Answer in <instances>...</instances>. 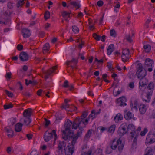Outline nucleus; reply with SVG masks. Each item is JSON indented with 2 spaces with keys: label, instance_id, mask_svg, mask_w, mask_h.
I'll list each match as a JSON object with an SVG mask.
<instances>
[{
  "label": "nucleus",
  "instance_id": "c85d7f7f",
  "mask_svg": "<svg viewBox=\"0 0 155 155\" xmlns=\"http://www.w3.org/2000/svg\"><path fill=\"white\" fill-rule=\"evenodd\" d=\"M143 48L146 52L149 53L151 50V47L150 45L147 44L144 45Z\"/></svg>",
  "mask_w": 155,
  "mask_h": 155
},
{
  "label": "nucleus",
  "instance_id": "dca6fc26",
  "mask_svg": "<svg viewBox=\"0 0 155 155\" xmlns=\"http://www.w3.org/2000/svg\"><path fill=\"white\" fill-rule=\"evenodd\" d=\"M19 57L21 61H25L28 60L29 56L26 52H22L20 54Z\"/></svg>",
  "mask_w": 155,
  "mask_h": 155
},
{
  "label": "nucleus",
  "instance_id": "4d7b16f0",
  "mask_svg": "<svg viewBox=\"0 0 155 155\" xmlns=\"http://www.w3.org/2000/svg\"><path fill=\"white\" fill-rule=\"evenodd\" d=\"M7 6L9 8L12 9L13 8V4L10 2H8V4Z\"/></svg>",
  "mask_w": 155,
  "mask_h": 155
},
{
  "label": "nucleus",
  "instance_id": "f257e3e1",
  "mask_svg": "<svg viewBox=\"0 0 155 155\" xmlns=\"http://www.w3.org/2000/svg\"><path fill=\"white\" fill-rule=\"evenodd\" d=\"M88 120L87 119L84 121L82 119H80L79 118H76L73 123L72 128L76 129L79 127V130L74 136L77 137L78 138L81 135L82 131L83 130V128L85 127L87 124Z\"/></svg>",
  "mask_w": 155,
  "mask_h": 155
},
{
  "label": "nucleus",
  "instance_id": "423d86ee",
  "mask_svg": "<svg viewBox=\"0 0 155 155\" xmlns=\"http://www.w3.org/2000/svg\"><path fill=\"white\" fill-rule=\"evenodd\" d=\"M73 124L70 120H68L65 123L64 126L65 127V130L62 131V136L64 135H67L69 134L72 133L70 131V128L71 127V125Z\"/></svg>",
  "mask_w": 155,
  "mask_h": 155
},
{
  "label": "nucleus",
  "instance_id": "6e6d98bb",
  "mask_svg": "<svg viewBox=\"0 0 155 155\" xmlns=\"http://www.w3.org/2000/svg\"><path fill=\"white\" fill-rule=\"evenodd\" d=\"M17 49L19 51H21L23 49V46L22 45L19 44L17 46Z\"/></svg>",
  "mask_w": 155,
  "mask_h": 155
},
{
  "label": "nucleus",
  "instance_id": "6e6552de",
  "mask_svg": "<svg viewBox=\"0 0 155 155\" xmlns=\"http://www.w3.org/2000/svg\"><path fill=\"white\" fill-rule=\"evenodd\" d=\"M154 67L153 61V60L149 58H147L145 61L144 67L145 68H148L147 70L151 72L152 71L153 68Z\"/></svg>",
  "mask_w": 155,
  "mask_h": 155
},
{
  "label": "nucleus",
  "instance_id": "412c9836",
  "mask_svg": "<svg viewBox=\"0 0 155 155\" xmlns=\"http://www.w3.org/2000/svg\"><path fill=\"white\" fill-rule=\"evenodd\" d=\"M5 131L8 133V136L9 137H12L13 136V131L9 127H6L5 128Z\"/></svg>",
  "mask_w": 155,
  "mask_h": 155
},
{
  "label": "nucleus",
  "instance_id": "b1692460",
  "mask_svg": "<svg viewBox=\"0 0 155 155\" xmlns=\"http://www.w3.org/2000/svg\"><path fill=\"white\" fill-rule=\"evenodd\" d=\"M114 50V45L113 44L110 45L108 48L107 52L108 55H110Z\"/></svg>",
  "mask_w": 155,
  "mask_h": 155
},
{
  "label": "nucleus",
  "instance_id": "0e129e2a",
  "mask_svg": "<svg viewBox=\"0 0 155 155\" xmlns=\"http://www.w3.org/2000/svg\"><path fill=\"white\" fill-rule=\"evenodd\" d=\"M33 135L31 134H27L26 136L28 140H30L32 138Z\"/></svg>",
  "mask_w": 155,
  "mask_h": 155
},
{
  "label": "nucleus",
  "instance_id": "20e7f679",
  "mask_svg": "<svg viewBox=\"0 0 155 155\" xmlns=\"http://www.w3.org/2000/svg\"><path fill=\"white\" fill-rule=\"evenodd\" d=\"M109 145L111 149L114 150H115L117 147L119 151L122 150L124 147V145L122 143L120 138L117 141L116 140V139H114L112 141L110 142Z\"/></svg>",
  "mask_w": 155,
  "mask_h": 155
},
{
  "label": "nucleus",
  "instance_id": "c756f323",
  "mask_svg": "<svg viewBox=\"0 0 155 155\" xmlns=\"http://www.w3.org/2000/svg\"><path fill=\"white\" fill-rule=\"evenodd\" d=\"M133 116L131 113L129 112H127L124 115V118L127 120H129L132 118Z\"/></svg>",
  "mask_w": 155,
  "mask_h": 155
},
{
  "label": "nucleus",
  "instance_id": "8fccbe9b",
  "mask_svg": "<svg viewBox=\"0 0 155 155\" xmlns=\"http://www.w3.org/2000/svg\"><path fill=\"white\" fill-rule=\"evenodd\" d=\"M11 75L12 74L11 72H8L6 74L5 77L8 81L11 78Z\"/></svg>",
  "mask_w": 155,
  "mask_h": 155
},
{
  "label": "nucleus",
  "instance_id": "864d4df0",
  "mask_svg": "<svg viewBox=\"0 0 155 155\" xmlns=\"http://www.w3.org/2000/svg\"><path fill=\"white\" fill-rule=\"evenodd\" d=\"M98 128L99 129L101 130V133H102L104 131L106 130H107V129L106 128L102 126L99 127Z\"/></svg>",
  "mask_w": 155,
  "mask_h": 155
},
{
  "label": "nucleus",
  "instance_id": "a19ab883",
  "mask_svg": "<svg viewBox=\"0 0 155 155\" xmlns=\"http://www.w3.org/2000/svg\"><path fill=\"white\" fill-rule=\"evenodd\" d=\"M110 36H111L116 37L117 35L114 29L111 30L110 31Z\"/></svg>",
  "mask_w": 155,
  "mask_h": 155
},
{
  "label": "nucleus",
  "instance_id": "6ab92c4d",
  "mask_svg": "<svg viewBox=\"0 0 155 155\" xmlns=\"http://www.w3.org/2000/svg\"><path fill=\"white\" fill-rule=\"evenodd\" d=\"M22 33L23 34V37L26 38L29 37L30 35V30L26 28H23L22 30Z\"/></svg>",
  "mask_w": 155,
  "mask_h": 155
},
{
  "label": "nucleus",
  "instance_id": "2f4dec72",
  "mask_svg": "<svg viewBox=\"0 0 155 155\" xmlns=\"http://www.w3.org/2000/svg\"><path fill=\"white\" fill-rule=\"evenodd\" d=\"M93 131V130L92 129L89 130H88L87 133L84 137V138L85 139H88L90 137L92 134V132Z\"/></svg>",
  "mask_w": 155,
  "mask_h": 155
},
{
  "label": "nucleus",
  "instance_id": "f704fd0d",
  "mask_svg": "<svg viewBox=\"0 0 155 155\" xmlns=\"http://www.w3.org/2000/svg\"><path fill=\"white\" fill-rule=\"evenodd\" d=\"M116 126L115 125H112L108 129V131L110 133H113L115 129Z\"/></svg>",
  "mask_w": 155,
  "mask_h": 155
},
{
  "label": "nucleus",
  "instance_id": "4c0bfd02",
  "mask_svg": "<svg viewBox=\"0 0 155 155\" xmlns=\"http://www.w3.org/2000/svg\"><path fill=\"white\" fill-rule=\"evenodd\" d=\"M87 112H84L81 115V118H80V117H77V118H79L80 119H82L84 121H85V120H84V118H85L87 116Z\"/></svg>",
  "mask_w": 155,
  "mask_h": 155
},
{
  "label": "nucleus",
  "instance_id": "49530a36",
  "mask_svg": "<svg viewBox=\"0 0 155 155\" xmlns=\"http://www.w3.org/2000/svg\"><path fill=\"white\" fill-rule=\"evenodd\" d=\"M138 100H135L134 101V104L133 105V104L132 103H131V104H132V106L133 107V108H135V109H137V105L138 104Z\"/></svg>",
  "mask_w": 155,
  "mask_h": 155
},
{
  "label": "nucleus",
  "instance_id": "72a5a7b5",
  "mask_svg": "<svg viewBox=\"0 0 155 155\" xmlns=\"http://www.w3.org/2000/svg\"><path fill=\"white\" fill-rule=\"evenodd\" d=\"M72 30L73 32L75 34H77L79 32L78 28L75 25H74L72 27Z\"/></svg>",
  "mask_w": 155,
  "mask_h": 155
},
{
  "label": "nucleus",
  "instance_id": "473e14b6",
  "mask_svg": "<svg viewBox=\"0 0 155 155\" xmlns=\"http://www.w3.org/2000/svg\"><path fill=\"white\" fill-rule=\"evenodd\" d=\"M18 2L17 3L16 6L18 8L22 7L24 3L25 0H18Z\"/></svg>",
  "mask_w": 155,
  "mask_h": 155
},
{
  "label": "nucleus",
  "instance_id": "c03bdc74",
  "mask_svg": "<svg viewBox=\"0 0 155 155\" xmlns=\"http://www.w3.org/2000/svg\"><path fill=\"white\" fill-rule=\"evenodd\" d=\"M50 16V13L48 11H46L45 15L44 17L45 19H48L49 18Z\"/></svg>",
  "mask_w": 155,
  "mask_h": 155
},
{
  "label": "nucleus",
  "instance_id": "7ed1b4c3",
  "mask_svg": "<svg viewBox=\"0 0 155 155\" xmlns=\"http://www.w3.org/2000/svg\"><path fill=\"white\" fill-rule=\"evenodd\" d=\"M66 142L64 141H59L57 147V151L59 155H62L65 153L66 155H69L68 147H66Z\"/></svg>",
  "mask_w": 155,
  "mask_h": 155
},
{
  "label": "nucleus",
  "instance_id": "4be33fe9",
  "mask_svg": "<svg viewBox=\"0 0 155 155\" xmlns=\"http://www.w3.org/2000/svg\"><path fill=\"white\" fill-rule=\"evenodd\" d=\"M146 106L143 104H141L140 106L139 111L141 114H144L146 110Z\"/></svg>",
  "mask_w": 155,
  "mask_h": 155
},
{
  "label": "nucleus",
  "instance_id": "39448f33",
  "mask_svg": "<svg viewBox=\"0 0 155 155\" xmlns=\"http://www.w3.org/2000/svg\"><path fill=\"white\" fill-rule=\"evenodd\" d=\"M154 85V83L151 82L147 87V99H144L145 102H149L150 101V96L152 95L153 91Z\"/></svg>",
  "mask_w": 155,
  "mask_h": 155
},
{
  "label": "nucleus",
  "instance_id": "f3484780",
  "mask_svg": "<svg viewBox=\"0 0 155 155\" xmlns=\"http://www.w3.org/2000/svg\"><path fill=\"white\" fill-rule=\"evenodd\" d=\"M78 62V61L77 59L73 58L71 61H67L66 64L67 65H70L72 68H76V66Z\"/></svg>",
  "mask_w": 155,
  "mask_h": 155
},
{
  "label": "nucleus",
  "instance_id": "4468645a",
  "mask_svg": "<svg viewBox=\"0 0 155 155\" xmlns=\"http://www.w3.org/2000/svg\"><path fill=\"white\" fill-rule=\"evenodd\" d=\"M57 65L51 68L50 69L46 72H45V79H47L49 77V76L51 75L53 73L54 71L57 68Z\"/></svg>",
  "mask_w": 155,
  "mask_h": 155
},
{
  "label": "nucleus",
  "instance_id": "a211bd4d",
  "mask_svg": "<svg viewBox=\"0 0 155 155\" xmlns=\"http://www.w3.org/2000/svg\"><path fill=\"white\" fill-rule=\"evenodd\" d=\"M32 110L31 108H28L25 110L23 112V115L25 117H29L32 113Z\"/></svg>",
  "mask_w": 155,
  "mask_h": 155
},
{
  "label": "nucleus",
  "instance_id": "0eeeda50",
  "mask_svg": "<svg viewBox=\"0 0 155 155\" xmlns=\"http://www.w3.org/2000/svg\"><path fill=\"white\" fill-rule=\"evenodd\" d=\"M56 131L54 130H52V132L49 133L47 131L45 132V133L44 138L45 141L48 142L53 137V135L54 134L55 136V140H56L57 137V135L56 133Z\"/></svg>",
  "mask_w": 155,
  "mask_h": 155
},
{
  "label": "nucleus",
  "instance_id": "de8ad7c7",
  "mask_svg": "<svg viewBox=\"0 0 155 155\" xmlns=\"http://www.w3.org/2000/svg\"><path fill=\"white\" fill-rule=\"evenodd\" d=\"M92 153V150H89L87 152H83L82 155H91Z\"/></svg>",
  "mask_w": 155,
  "mask_h": 155
},
{
  "label": "nucleus",
  "instance_id": "69168bd1",
  "mask_svg": "<svg viewBox=\"0 0 155 155\" xmlns=\"http://www.w3.org/2000/svg\"><path fill=\"white\" fill-rule=\"evenodd\" d=\"M84 45V42L81 41V43L78 45V48L80 49H81L82 47Z\"/></svg>",
  "mask_w": 155,
  "mask_h": 155
},
{
  "label": "nucleus",
  "instance_id": "052dcab7",
  "mask_svg": "<svg viewBox=\"0 0 155 155\" xmlns=\"http://www.w3.org/2000/svg\"><path fill=\"white\" fill-rule=\"evenodd\" d=\"M68 81L66 80L65 81L64 83V84L63 85V87H64L65 88H67L68 87Z\"/></svg>",
  "mask_w": 155,
  "mask_h": 155
},
{
  "label": "nucleus",
  "instance_id": "a878e982",
  "mask_svg": "<svg viewBox=\"0 0 155 155\" xmlns=\"http://www.w3.org/2000/svg\"><path fill=\"white\" fill-rule=\"evenodd\" d=\"M21 120H23V124L27 126L29 125V124L31 122V121L29 117H25V118L21 119Z\"/></svg>",
  "mask_w": 155,
  "mask_h": 155
},
{
  "label": "nucleus",
  "instance_id": "774afa93",
  "mask_svg": "<svg viewBox=\"0 0 155 155\" xmlns=\"http://www.w3.org/2000/svg\"><path fill=\"white\" fill-rule=\"evenodd\" d=\"M7 153L8 154H10L12 151V149L10 147H8L7 148L6 150Z\"/></svg>",
  "mask_w": 155,
  "mask_h": 155
},
{
  "label": "nucleus",
  "instance_id": "bf43d9fd",
  "mask_svg": "<svg viewBox=\"0 0 155 155\" xmlns=\"http://www.w3.org/2000/svg\"><path fill=\"white\" fill-rule=\"evenodd\" d=\"M25 84L27 86H28L29 84H32V81L31 80H30L28 81V80L27 79H26L25 80Z\"/></svg>",
  "mask_w": 155,
  "mask_h": 155
},
{
  "label": "nucleus",
  "instance_id": "5701e85b",
  "mask_svg": "<svg viewBox=\"0 0 155 155\" xmlns=\"http://www.w3.org/2000/svg\"><path fill=\"white\" fill-rule=\"evenodd\" d=\"M23 124L20 123H17L15 125V130L16 132H19L21 131Z\"/></svg>",
  "mask_w": 155,
  "mask_h": 155
},
{
  "label": "nucleus",
  "instance_id": "2eb2a0df",
  "mask_svg": "<svg viewBox=\"0 0 155 155\" xmlns=\"http://www.w3.org/2000/svg\"><path fill=\"white\" fill-rule=\"evenodd\" d=\"M126 101L125 98L124 97H120L117 99V104L119 106H124L127 105L125 102Z\"/></svg>",
  "mask_w": 155,
  "mask_h": 155
},
{
  "label": "nucleus",
  "instance_id": "9d476101",
  "mask_svg": "<svg viewBox=\"0 0 155 155\" xmlns=\"http://www.w3.org/2000/svg\"><path fill=\"white\" fill-rule=\"evenodd\" d=\"M140 79L139 83V88L140 91L142 92L148 83V80L144 77Z\"/></svg>",
  "mask_w": 155,
  "mask_h": 155
},
{
  "label": "nucleus",
  "instance_id": "ddd939ff",
  "mask_svg": "<svg viewBox=\"0 0 155 155\" xmlns=\"http://www.w3.org/2000/svg\"><path fill=\"white\" fill-rule=\"evenodd\" d=\"M146 71L145 70H137L136 74L138 78L140 79L145 77L146 75Z\"/></svg>",
  "mask_w": 155,
  "mask_h": 155
},
{
  "label": "nucleus",
  "instance_id": "3c124183",
  "mask_svg": "<svg viewBox=\"0 0 155 155\" xmlns=\"http://www.w3.org/2000/svg\"><path fill=\"white\" fill-rule=\"evenodd\" d=\"M5 92L6 94L8 95V96L10 97H12L13 96V94L12 93L9 92L7 90H5Z\"/></svg>",
  "mask_w": 155,
  "mask_h": 155
},
{
  "label": "nucleus",
  "instance_id": "9b49d317",
  "mask_svg": "<svg viewBox=\"0 0 155 155\" xmlns=\"http://www.w3.org/2000/svg\"><path fill=\"white\" fill-rule=\"evenodd\" d=\"M131 128L133 129H134V127L132 124H130L127 126V124L126 123L122 124L121 126L119 127V128L122 130L126 133L128 130H131Z\"/></svg>",
  "mask_w": 155,
  "mask_h": 155
},
{
  "label": "nucleus",
  "instance_id": "e2e57ef3",
  "mask_svg": "<svg viewBox=\"0 0 155 155\" xmlns=\"http://www.w3.org/2000/svg\"><path fill=\"white\" fill-rule=\"evenodd\" d=\"M44 119L45 121V125L47 127L50 124V121L49 120H48L46 118H45Z\"/></svg>",
  "mask_w": 155,
  "mask_h": 155
},
{
  "label": "nucleus",
  "instance_id": "79ce46f5",
  "mask_svg": "<svg viewBox=\"0 0 155 155\" xmlns=\"http://www.w3.org/2000/svg\"><path fill=\"white\" fill-rule=\"evenodd\" d=\"M125 37V39L127 41L130 43L132 42V40L131 38L130 35H126Z\"/></svg>",
  "mask_w": 155,
  "mask_h": 155
},
{
  "label": "nucleus",
  "instance_id": "393cba45",
  "mask_svg": "<svg viewBox=\"0 0 155 155\" xmlns=\"http://www.w3.org/2000/svg\"><path fill=\"white\" fill-rule=\"evenodd\" d=\"M137 141H136V140L135 139L133 140V143L131 148V151L133 152L135 151L137 148Z\"/></svg>",
  "mask_w": 155,
  "mask_h": 155
},
{
  "label": "nucleus",
  "instance_id": "13d9d810",
  "mask_svg": "<svg viewBox=\"0 0 155 155\" xmlns=\"http://www.w3.org/2000/svg\"><path fill=\"white\" fill-rule=\"evenodd\" d=\"M41 59V58H35V62L36 64H37L40 62Z\"/></svg>",
  "mask_w": 155,
  "mask_h": 155
},
{
  "label": "nucleus",
  "instance_id": "603ef678",
  "mask_svg": "<svg viewBox=\"0 0 155 155\" xmlns=\"http://www.w3.org/2000/svg\"><path fill=\"white\" fill-rule=\"evenodd\" d=\"M147 132V130L146 128H145L143 131L141 132L140 135L141 136H144Z\"/></svg>",
  "mask_w": 155,
  "mask_h": 155
},
{
  "label": "nucleus",
  "instance_id": "1a4fd4ad",
  "mask_svg": "<svg viewBox=\"0 0 155 155\" xmlns=\"http://www.w3.org/2000/svg\"><path fill=\"white\" fill-rule=\"evenodd\" d=\"M129 53L130 51L129 49H125L123 50L121 56L123 61L125 62L128 61L130 57Z\"/></svg>",
  "mask_w": 155,
  "mask_h": 155
},
{
  "label": "nucleus",
  "instance_id": "ea45409f",
  "mask_svg": "<svg viewBox=\"0 0 155 155\" xmlns=\"http://www.w3.org/2000/svg\"><path fill=\"white\" fill-rule=\"evenodd\" d=\"M93 36L97 41H99L101 39V36L95 33L93 34Z\"/></svg>",
  "mask_w": 155,
  "mask_h": 155
},
{
  "label": "nucleus",
  "instance_id": "e433bc0d",
  "mask_svg": "<svg viewBox=\"0 0 155 155\" xmlns=\"http://www.w3.org/2000/svg\"><path fill=\"white\" fill-rule=\"evenodd\" d=\"M112 150L113 149H111V148L110 146V145H109V146H107V147L106 150V152L107 154H110L112 152Z\"/></svg>",
  "mask_w": 155,
  "mask_h": 155
},
{
  "label": "nucleus",
  "instance_id": "c9c22d12",
  "mask_svg": "<svg viewBox=\"0 0 155 155\" xmlns=\"http://www.w3.org/2000/svg\"><path fill=\"white\" fill-rule=\"evenodd\" d=\"M70 4L75 7L77 9L79 8L80 7V5L77 3L76 2H70Z\"/></svg>",
  "mask_w": 155,
  "mask_h": 155
},
{
  "label": "nucleus",
  "instance_id": "aec40b11",
  "mask_svg": "<svg viewBox=\"0 0 155 155\" xmlns=\"http://www.w3.org/2000/svg\"><path fill=\"white\" fill-rule=\"evenodd\" d=\"M131 128L132 131L130 133V136L132 138H134V140L136 139V141H137V138L138 137L139 133L137 132L135 130H134Z\"/></svg>",
  "mask_w": 155,
  "mask_h": 155
},
{
  "label": "nucleus",
  "instance_id": "bb28decb",
  "mask_svg": "<svg viewBox=\"0 0 155 155\" xmlns=\"http://www.w3.org/2000/svg\"><path fill=\"white\" fill-rule=\"evenodd\" d=\"M153 153V149L150 147L147 148L145 150V155H152Z\"/></svg>",
  "mask_w": 155,
  "mask_h": 155
},
{
  "label": "nucleus",
  "instance_id": "f8f14e48",
  "mask_svg": "<svg viewBox=\"0 0 155 155\" xmlns=\"http://www.w3.org/2000/svg\"><path fill=\"white\" fill-rule=\"evenodd\" d=\"M146 140L150 144L155 142V134H151L150 132H149L147 136Z\"/></svg>",
  "mask_w": 155,
  "mask_h": 155
},
{
  "label": "nucleus",
  "instance_id": "a18cd8bd",
  "mask_svg": "<svg viewBox=\"0 0 155 155\" xmlns=\"http://www.w3.org/2000/svg\"><path fill=\"white\" fill-rule=\"evenodd\" d=\"M118 133L121 136L125 134L126 132L119 128L118 130Z\"/></svg>",
  "mask_w": 155,
  "mask_h": 155
},
{
  "label": "nucleus",
  "instance_id": "5fc2aeb1",
  "mask_svg": "<svg viewBox=\"0 0 155 155\" xmlns=\"http://www.w3.org/2000/svg\"><path fill=\"white\" fill-rule=\"evenodd\" d=\"M71 105H70L67 104H66L65 105L62 106V108L65 109H66L67 108H69V109L71 108Z\"/></svg>",
  "mask_w": 155,
  "mask_h": 155
},
{
  "label": "nucleus",
  "instance_id": "680f3d73",
  "mask_svg": "<svg viewBox=\"0 0 155 155\" xmlns=\"http://www.w3.org/2000/svg\"><path fill=\"white\" fill-rule=\"evenodd\" d=\"M103 2L101 0L98 1L97 2V5L98 6L101 7L103 5Z\"/></svg>",
  "mask_w": 155,
  "mask_h": 155
},
{
  "label": "nucleus",
  "instance_id": "37998d69",
  "mask_svg": "<svg viewBox=\"0 0 155 155\" xmlns=\"http://www.w3.org/2000/svg\"><path fill=\"white\" fill-rule=\"evenodd\" d=\"M62 15L63 17H67L68 18L70 17V13L67 12L66 11H64L62 12Z\"/></svg>",
  "mask_w": 155,
  "mask_h": 155
},
{
  "label": "nucleus",
  "instance_id": "f03ea898",
  "mask_svg": "<svg viewBox=\"0 0 155 155\" xmlns=\"http://www.w3.org/2000/svg\"><path fill=\"white\" fill-rule=\"evenodd\" d=\"M73 134L72 133L71 134L63 135L62 137L65 140H69L71 141V143H69V145L67 146L68 151L69 152V155H72L74 153L75 150L74 146L78 139L77 137L73 136Z\"/></svg>",
  "mask_w": 155,
  "mask_h": 155
},
{
  "label": "nucleus",
  "instance_id": "7c9ffc66",
  "mask_svg": "<svg viewBox=\"0 0 155 155\" xmlns=\"http://www.w3.org/2000/svg\"><path fill=\"white\" fill-rule=\"evenodd\" d=\"M49 48L50 46L48 43H47L45 44L43 48V53L45 54V53L47 52L48 51Z\"/></svg>",
  "mask_w": 155,
  "mask_h": 155
},
{
  "label": "nucleus",
  "instance_id": "09e8293b",
  "mask_svg": "<svg viewBox=\"0 0 155 155\" xmlns=\"http://www.w3.org/2000/svg\"><path fill=\"white\" fill-rule=\"evenodd\" d=\"M77 108L75 107L74 106L71 105L70 108L69 110H67L69 111H72L73 110H77Z\"/></svg>",
  "mask_w": 155,
  "mask_h": 155
},
{
  "label": "nucleus",
  "instance_id": "338daca9",
  "mask_svg": "<svg viewBox=\"0 0 155 155\" xmlns=\"http://www.w3.org/2000/svg\"><path fill=\"white\" fill-rule=\"evenodd\" d=\"M129 87L131 88H133L134 87V83L133 82H130L129 84Z\"/></svg>",
  "mask_w": 155,
  "mask_h": 155
},
{
  "label": "nucleus",
  "instance_id": "58836bf2",
  "mask_svg": "<svg viewBox=\"0 0 155 155\" xmlns=\"http://www.w3.org/2000/svg\"><path fill=\"white\" fill-rule=\"evenodd\" d=\"M13 107V104L12 103H10L8 104H5L4 105V108L5 109H7L10 108H12Z\"/></svg>",
  "mask_w": 155,
  "mask_h": 155
},
{
  "label": "nucleus",
  "instance_id": "cd10ccee",
  "mask_svg": "<svg viewBox=\"0 0 155 155\" xmlns=\"http://www.w3.org/2000/svg\"><path fill=\"white\" fill-rule=\"evenodd\" d=\"M123 118V116L120 113H118L114 117V119L116 123H118L120 120Z\"/></svg>",
  "mask_w": 155,
  "mask_h": 155
}]
</instances>
